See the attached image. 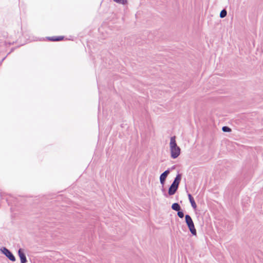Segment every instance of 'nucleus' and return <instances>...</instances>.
<instances>
[{
	"label": "nucleus",
	"instance_id": "1",
	"mask_svg": "<svg viewBox=\"0 0 263 263\" xmlns=\"http://www.w3.org/2000/svg\"><path fill=\"white\" fill-rule=\"evenodd\" d=\"M170 147L171 157L173 159L177 158L180 154L181 149L177 144L175 136L171 138Z\"/></svg>",
	"mask_w": 263,
	"mask_h": 263
},
{
	"label": "nucleus",
	"instance_id": "2",
	"mask_svg": "<svg viewBox=\"0 0 263 263\" xmlns=\"http://www.w3.org/2000/svg\"><path fill=\"white\" fill-rule=\"evenodd\" d=\"M180 179L181 177L180 175H178L176 177L175 180L169 188L168 194L170 195H174L175 193L178 189Z\"/></svg>",
	"mask_w": 263,
	"mask_h": 263
},
{
	"label": "nucleus",
	"instance_id": "3",
	"mask_svg": "<svg viewBox=\"0 0 263 263\" xmlns=\"http://www.w3.org/2000/svg\"><path fill=\"white\" fill-rule=\"evenodd\" d=\"M185 222L188 226V228H189L191 233L193 235H196V234H197L196 230L195 228L193 221L190 215H185Z\"/></svg>",
	"mask_w": 263,
	"mask_h": 263
},
{
	"label": "nucleus",
	"instance_id": "4",
	"mask_svg": "<svg viewBox=\"0 0 263 263\" xmlns=\"http://www.w3.org/2000/svg\"><path fill=\"white\" fill-rule=\"evenodd\" d=\"M4 254L8 257V258L11 261H15V258L13 256V255L7 249H4Z\"/></svg>",
	"mask_w": 263,
	"mask_h": 263
},
{
	"label": "nucleus",
	"instance_id": "5",
	"mask_svg": "<svg viewBox=\"0 0 263 263\" xmlns=\"http://www.w3.org/2000/svg\"><path fill=\"white\" fill-rule=\"evenodd\" d=\"M18 255L20 257L21 263H26L27 262L26 257L21 249L18 250Z\"/></svg>",
	"mask_w": 263,
	"mask_h": 263
},
{
	"label": "nucleus",
	"instance_id": "6",
	"mask_svg": "<svg viewBox=\"0 0 263 263\" xmlns=\"http://www.w3.org/2000/svg\"><path fill=\"white\" fill-rule=\"evenodd\" d=\"M64 39V36H51L48 37L47 40L50 41L55 42V41H63Z\"/></svg>",
	"mask_w": 263,
	"mask_h": 263
},
{
	"label": "nucleus",
	"instance_id": "7",
	"mask_svg": "<svg viewBox=\"0 0 263 263\" xmlns=\"http://www.w3.org/2000/svg\"><path fill=\"white\" fill-rule=\"evenodd\" d=\"M169 174V171H165L164 173H163L160 177V181L161 183L163 185L164 183V181L166 179V178L168 174Z\"/></svg>",
	"mask_w": 263,
	"mask_h": 263
},
{
	"label": "nucleus",
	"instance_id": "8",
	"mask_svg": "<svg viewBox=\"0 0 263 263\" xmlns=\"http://www.w3.org/2000/svg\"><path fill=\"white\" fill-rule=\"evenodd\" d=\"M188 197L192 206L194 210H196L197 208V205L194 199V198L192 196L191 194H189Z\"/></svg>",
	"mask_w": 263,
	"mask_h": 263
},
{
	"label": "nucleus",
	"instance_id": "9",
	"mask_svg": "<svg viewBox=\"0 0 263 263\" xmlns=\"http://www.w3.org/2000/svg\"><path fill=\"white\" fill-rule=\"evenodd\" d=\"M172 208L176 211H179L180 210V205L177 203H173L172 205Z\"/></svg>",
	"mask_w": 263,
	"mask_h": 263
},
{
	"label": "nucleus",
	"instance_id": "10",
	"mask_svg": "<svg viewBox=\"0 0 263 263\" xmlns=\"http://www.w3.org/2000/svg\"><path fill=\"white\" fill-rule=\"evenodd\" d=\"M227 15V11L226 10H222L220 13V16L221 18L225 17Z\"/></svg>",
	"mask_w": 263,
	"mask_h": 263
},
{
	"label": "nucleus",
	"instance_id": "11",
	"mask_svg": "<svg viewBox=\"0 0 263 263\" xmlns=\"http://www.w3.org/2000/svg\"><path fill=\"white\" fill-rule=\"evenodd\" d=\"M114 2L122 4H126L127 3L126 0H113Z\"/></svg>",
	"mask_w": 263,
	"mask_h": 263
},
{
	"label": "nucleus",
	"instance_id": "12",
	"mask_svg": "<svg viewBox=\"0 0 263 263\" xmlns=\"http://www.w3.org/2000/svg\"><path fill=\"white\" fill-rule=\"evenodd\" d=\"M222 130L224 132H229L231 130V129L227 126H223L222 127Z\"/></svg>",
	"mask_w": 263,
	"mask_h": 263
},
{
	"label": "nucleus",
	"instance_id": "13",
	"mask_svg": "<svg viewBox=\"0 0 263 263\" xmlns=\"http://www.w3.org/2000/svg\"><path fill=\"white\" fill-rule=\"evenodd\" d=\"M177 214L180 218H183L184 217V214L182 212L179 211Z\"/></svg>",
	"mask_w": 263,
	"mask_h": 263
}]
</instances>
